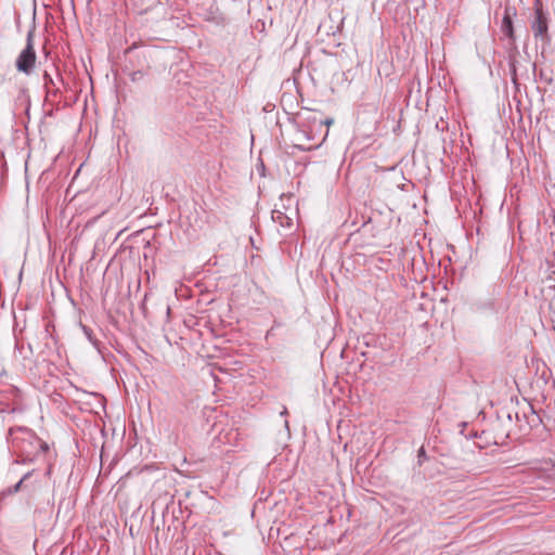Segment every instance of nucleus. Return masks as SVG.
<instances>
[{
	"label": "nucleus",
	"mask_w": 555,
	"mask_h": 555,
	"mask_svg": "<svg viewBox=\"0 0 555 555\" xmlns=\"http://www.w3.org/2000/svg\"><path fill=\"white\" fill-rule=\"evenodd\" d=\"M36 62V53L34 47L30 41V37H28L26 48L21 52L16 60V68L20 72L25 74H29L31 68L34 67Z\"/></svg>",
	"instance_id": "f257e3e1"
},
{
	"label": "nucleus",
	"mask_w": 555,
	"mask_h": 555,
	"mask_svg": "<svg viewBox=\"0 0 555 555\" xmlns=\"http://www.w3.org/2000/svg\"><path fill=\"white\" fill-rule=\"evenodd\" d=\"M294 211L288 215L286 211L279 208L272 210V220L282 228H292L294 224Z\"/></svg>",
	"instance_id": "f03ea898"
},
{
	"label": "nucleus",
	"mask_w": 555,
	"mask_h": 555,
	"mask_svg": "<svg viewBox=\"0 0 555 555\" xmlns=\"http://www.w3.org/2000/svg\"><path fill=\"white\" fill-rule=\"evenodd\" d=\"M531 27L535 37L545 35L547 30V24L546 20L543 17L540 11H537V15Z\"/></svg>",
	"instance_id": "7ed1b4c3"
},
{
	"label": "nucleus",
	"mask_w": 555,
	"mask_h": 555,
	"mask_svg": "<svg viewBox=\"0 0 555 555\" xmlns=\"http://www.w3.org/2000/svg\"><path fill=\"white\" fill-rule=\"evenodd\" d=\"M57 81H61V77L59 75H56V79H54L48 72L44 73L43 82L49 92L51 91V87L57 86Z\"/></svg>",
	"instance_id": "20e7f679"
},
{
	"label": "nucleus",
	"mask_w": 555,
	"mask_h": 555,
	"mask_svg": "<svg viewBox=\"0 0 555 555\" xmlns=\"http://www.w3.org/2000/svg\"><path fill=\"white\" fill-rule=\"evenodd\" d=\"M502 31L508 37H512L513 35L512 20L507 13L505 14L502 22Z\"/></svg>",
	"instance_id": "39448f33"
},
{
	"label": "nucleus",
	"mask_w": 555,
	"mask_h": 555,
	"mask_svg": "<svg viewBox=\"0 0 555 555\" xmlns=\"http://www.w3.org/2000/svg\"><path fill=\"white\" fill-rule=\"evenodd\" d=\"M333 122H334V119H333V118H326V119H324V120L313 118V125H314L315 127H320V128H322L323 126H325V127H327V128H328Z\"/></svg>",
	"instance_id": "423d86ee"
},
{
	"label": "nucleus",
	"mask_w": 555,
	"mask_h": 555,
	"mask_svg": "<svg viewBox=\"0 0 555 555\" xmlns=\"http://www.w3.org/2000/svg\"><path fill=\"white\" fill-rule=\"evenodd\" d=\"M23 480H24V479L20 480L15 486H13L12 488H10V489H9V490H7V491H3L0 495H1V496H4V495H7V494L16 493V492L21 489V486H22V483H23Z\"/></svg>",
	"instance_id": "0eeeda50"
},
{
	"label": "nucleus",
	"mask_w": 555,
	"mask_h": 555,
	"mask_svg": "<svg viewBox=\"0 0 555 555\" xmlns=\"http://www.w3.org/2000/svg\"><path fill=\"white\" fill-rule=\"evenodd\" d=\"M327 135H328V130L326 129V131H325V133H324V137H323V139H322L321 143H319V144H318V146H320V145L325 141V139L327 138Z\"/></svg>",
	"instance_id": "6e6552de"
},
{
	"label": "nucleus",
	"mask_w": 555,
	"mask_h": 555,
	"mask_svg": "<svg viewBox=\"0 0 555 555\" xmlns=\"http://www.w3.org/2000/svg\"><path fill=\"white\" fill-rule=\"evenodd\" d=\"M420 454L424 455V450L423 449H421Z\"/></svg>",
	"instance_id": "1a4fd4ad"
},
{
	"label": "nucleus",
	"mask_w": 555,
	"mask_h": 555,
	"mask_svg": "<svg viewBox=\"0 0 555 555\" xmlns=\"http://www.w3.org/2000/svg\"><path fill=\"white\" fill-rule=\"evenodd\" d=\"M3 374H5V371H2V372L0 373V376H2Z\"/></svg>",
	"instance_id": "9d476101"
}]
</instances>
